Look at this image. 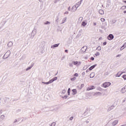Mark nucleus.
Listing matches in <instances>:
<instances>
[{"label":"nucleus","instance_id":"obj_1","mask_svg":"<svg viewBox=\"0 0 126 126\" xmlns=\"http://www.w3.org/2000/svg\"><path fill=\"white\" fill-rule=\"evenodd\" d=\"M36 34H37V29H36L35 28H34L31 33V38L33 39V38H34Z\"/></svg>","mask_w":126,"mask_h":126},{"label":"nucleus","instance_id":"obj_2","mask_svg":"<svg viewBox=\"0 0 126 126\" xmlns=\"http://www.w3.org/2000/svg\"><path fill=\"white\" fill-rule=\"evenodd\" d=\"M11 52L9 50L7 51L3 56V60H6L8 59L9 56H10Z\"/></svg>","mask_w":126,"mask_h":126},{"label":"nucleus","instance_id":"obj_3","mask_svg":"<svg viewBox=\"0 0 126 126\" xmlns=\"http://www.w3.org/2000/svg\"><path fill=\"white\" fill-rule=\"evenodd\" d=\"M111 85V83L109 82H106L103 84V86L104 88H107V87H109Z\"/></svg>","mask_w":126,"mask_h":126},{"label":"nucleus","instance_id":"obj_4","mask_svg":"<svg viewBox=\"0 0 126 126\" xmlns=\"http://www.w3.org/2000/svg\"><path fill=\"white\" fill-rule=\"evenodd\" d=\"M84 115L85 117H89V116H90V111H89L88 109H87L84 113Z\"/></svg>","mask_w":126,"mask_h":126},{"label":"nucleus","instance_id":"obj_5","mask_svg":"<svg viewBox=\"0 0 126 126\" xmlns=\"http://www.w3.org/2000/svg\"><path fill=\"white\" fill-rule=\"evenodd\" d=\"M107 39L109 41H111V40H113L114 39V35L112 34H110L108 36H107Z\"/></svg>","mask_w":126,"mask_h":126},{"label":"nucleus","instance_id":"obj_6","mask_svg":"<svg viewBox=\"0 0 126 126\" xmlns=\"http://www.w3.org/2000/svg\"><path fill=\"white\" fill-rule=\"evenodd\" d=\"M77 9V8H76V5H74L72 7L71 12H75V11H76Z\"/></svg>","mask_w":126,"mask_h":126},{"label":"nucleus","instance_id":"obj_7","mask_svg":"<svg viewBox=\"0 0 126 126\" xmlns=\"http://www.w3.org/2000/svg\"><path fill=\"white\" fill-rule=\"evenodd\" d=\"M121 93H126V85L124 86L121 90Z\"/></svg>","mask_w":126,"mask_h":126},{"label":"nucleus","instance_id":"obj_8","mask_svg":"<svg viewBox=\"0 0 126 126\" xmlns=\"http://www.w3.org/2000/svg\"><path fill=\"white\" fill-rule=\"evenodd\" d=\"M118 123H119V120H116L114 121H113L112 123V125L113 126H115L116 125H118Z\"/></svg>","mask_w":126,"mask_h":126},{"label":"nucleus","instance_id":"obj_9","mask_svg":"<svg viewBox=\"0 0 126 126\" xmlns=\"http://www.w3.org/2000/svg\"><path fill=\"white\" fill-rule=\"evenodd\" d=\"M94 96H95V97H98V96H101L102 93L100 92H96L94 94Z\"/></svg>","mask_w":126,"mask_h":126},{"label":"nucleus","instance_id":"obj_10","mask_svg":"<svg viewBox=\"0 0 126 126\" xmlns=\"http://www.w3.org/2000/svg\"><path fill=\"white\" fill-rule=\"evenodd\" d=\"M33 66H34V63H33L32 64L30 67H28L26 69V71H28V70H30V69H31L32 68V67H33Z\"/></svg>","mask_w":126,"mask_h":126},{"label":"nucleus","instance_id":"obj_11","mask_svg":"<svg viewBox=\"0 0 126 126\" xmlns=\"http://www.w3.org/2000/svg\"><path fill=\"white\" fill-rule=\"evenodd\" d=\"M59 45H60V43L56 44H54L53 45H52L51 48V49H55V48L58 47V46H59Z\"/></svg>","mask_w":126,"mask_h":126},{"label":"nucleus","instance_id":"obj_12","mask_svg":"<svg viewBox=\"0 0 126 126\" xmlns=\"http://www.w3.org/2000/svg\"><path fill=\"white\" fill-rule=\"evenodd\" d=\"M93 89H95V88H94V86H91V87H89L87 89V90L88 91H89L90 90H93Z\"/></svg>","mask_w":126,"mask_h":126},{"label":"nucleus","instance_id":"obj_13","mask_svg":"<svg viewBox=\"0 0 126 126\" xmlns=\"http://www.w3.org/2000/svg\"><path fill=\"white\" fill-rule=\"evenodd\" d=\"M86 50H87V47H86V46H84V47H83L81 48V51H82V52H83L84 53L85 52H86Z\"/></svg>","mask_w":126,"mask_h":126},{"label":"nucleus","instance_id":"obj_14","mask_svg":"<svg viewBox=\"0 0 126 126\" xmlns=\"http://www.w3.org/2000/svg\"><path fill=\"white\" fill-rule=\"evenodd\" d=\"M13 45V43L11 41H10L8 42L7 46L9 48H11Z\"/></svg>","mask_w":126,"mask_h":126},{"label":"nucleus","instance_id":"obj_15","mask_svg":"<svg viewBox=\"0 0 126 126\" xmlns=\"http://www.w3.org/2000/svg\"><path fill=\"white\" fill-rule=\"evenodd\" d=\"M67 19V17H65L62 20V24H63L65 22H66V20Z\"/></svg>","mask_w":126,"mask_h":126},{"label":"nucleus","instance_id":"obj_16","mask_svg":"<svg viewBox=\"0 0 126 126\" xmlns=\"http://www.w3.org/2000/svg\"><path fill=\"white\" fill-rule=\"evenodd\" d=\"M95 66H97V64H95L94 65L91 66L90 68H89V70H92V69H93V68H94Z\"/></svg>","mask_w":126,"mask_h":126},{"label":"nucleus","instance_id":"obj_17","mask_svg":"<svg viewBox=\"0 0 126 126\" xmlns=\"http://www.w3.org/2000/svg\"><path fill=\"white\" fill-rule=\"evenodd\" d=\"M81 4V2H77L75 5L76 6V8H78L80 5Z\"/></svg>","mask_w":126,"mask_h":126},{"label":"nucleus","instance_id":"obj_18","mask_svg":"<svg viewBox=\"0 0 126 126\" xmlns=\"http://www.w3.org/2000/svg\"><path fill=\"white\" fill-rule=\"evenodd\" d=\"M5 118V116L3 115H2L0 116V119L1 121H3L4 119Z\"/></svg>","mask_w":126,"mask_h":126},{"label":"nucleus","instance_id":"obj_19","mask_svg":"<svg viewBox=\"0 0 126 126\" xmlns=\"http://www.w3.org/2000/svg\"><path fill=\"white\" fill-rule=\"evenodd\" d=\"M98 12L100 14H101V15L104 14V10L102 9L99 10Z\"/></svg>","mask_w":126,"mask_h":126},{"label":"nucleus","instance_id":"obj_20","mask_svg":"<svg viewBox=\"0 0 126 126\" xmlns=\"http://www.w3.org/2000/svg\"><path fill=\"white\" fill-rule=\"evenodd\" d=\"M95 76V73H92L90 74V78H93Z\"/></svg>","mask_w":126,"mask_h":126},{"label":"nucleus","instance_id":"obj_21","mask_svg":"<svg viewBox=\"0 0 126 126\" xmlns=\"http://www.w3.org/2000/svg\"><path fill=\"white\" fill-rule=\"evenodd\" d=\"M86 25H87V23L85 22V21H83L82 23V26L84 27Z\"/></svg>","mask_w":126,"mask_h":126},{"label":"nucleus","instance_id":"obj_22","mask_svg":"<svg viewBox=\"0 0 126 126\" xmlns=\"http://www.w3.org/2000/svg\"><path fill=\"white\" fill-rule=\"evenodd\" d=\"M73 93V95H75V94H76V93H77V92L76 91V89H73L72 90Z\"/></svg>","mask_w":126,"mask_h":126},{"label":"nucleus","instance_id":"obj_23","mask_svg":"<svg viewBox=\"0 0 126 126\" xmlns=\"http://www.w3.org/2000/svg\"><path fill=\"white\" fill-rule=\"evenodd\" d=\"M83 20V17H80L79 19H78V22H81Z\"/></svg>","mask_w":126,"mask_h":126},{"label":"nucleus","instance_id":"obj_24","mask_svg":"<svg viewBox=\"0 0 126 126\" xmlns=\"http://www.w3.org/2000/svg\"><path fill=\"white\" fill-rule=\"evenodd\" d=\"M45 25H49L51 24V23L49 21H46V22L44 23Z\"/></svg>","mask_w":126,"mask_h":126},{"label":"nucleus","instance_id":"obj_25","mask_svg":"<svg viewBox=\"0 0 126 126\" xmlns=\"http://www.w3.org/2000/svg\"><path fill=\"white\" fill-rule=\"evenodd\" d=\"M78 63V62L76 61V62H73V64L74 65H77V64Z\"/></svg>","mask_w":126,"mask_h":126},{"label":"nucleus","instance_id":"obj_26","mask_svg":"<svg viewBox=\"0 0 126 126\" xmlns=\"http://www.w3.org/2000/svg\"><path fill=\"white\" fill-rule=\"evenodd\" d=\"M100 20L101 22H105V21H106V20L104 18H101Z\"/></svg>","mask_w":126,"mask_h":126},{"label":"nucleus","instance_id":"obj_27","mask_svg":"<svg viewBox=\"0 0 126 126\" xmlns=\"http://www.w3.org/2000/svg\"><path fill=\"white\" fill-rule=\"evenodd\" d=\"M53 82L54 80H53V79H52L51 80H49V81H48V83L49 84H51V83H53Z\"/></svg>","mask_w":126,"mask_h":126},{"label":"nucleus","instance_id":"obj_28","mask_svg":"<svg viewBox=\"0 0 126 126\" xmlns=\"http://www.w3.org/2000/svg\"><path fill=\"white\" fill-rule=\"evenodd\" d=\"M96 50H98V51H101V46H99L98 47H97L96 48Z\"/></svg>","mask_w":126,"mask_h":126},{"label":"nucleus","instance_id":"obj_29","mask_svg":"<svg viewBox=\"0 0 126 126\" xmlns=\"http://www.w3.org/2000/svg\"><path fill=\"white\" fill-rule=\"evenodd\" d=\"M68 95H70V88H68L67 91Z\"/></svg>","mask_w":126,"mask_h":126},{"label":"nucleus","instance_id":"obj_30","mask_svg":"<svg viewBox=\"0 0 126 126\" xmlns=\"http://www.w3.org/2000/svg\"><path fill=\"white\" fill-rule=\"evenodd\" d=\"M57 80H58V77H54L52 79V80H53V81H55Z\"/></svg>","mask_w":126,"mask_h":126},{"label":"nucleus","instance_id":"obj_31","mask_svg":"<svg viewBox=\"0 0 126 126\" xmlns=\"http://www.w3.org/2000/svg\"><path fill=\"white\" fill-rule=\"evenodd\" d=\"M114 108H115V106H114V105H112V106H110V107H109V109H110V110H113V109H114Z\"/></svg>","mask_w":126,"mask_h":126},{"label":"nucleus","instance_id":"obj_32","mask_svg":"<svg viewBox=\"0 0 126 126\" xmlns=\"http://www.w3.org/2000/svg\"><path fill=\"white\" fill-rule=\"evenodd\" d=\"M96 57H98V56H100V53L99 52H96L95 54Z\"/></svg>","mask_w":126,"mask_h":126},{"label":"nucleus","instance_id":"obj_33","mask_svg":"<svg viewBox=\"0 0 126 126\" xmlns=\"http://www.w3.org/2000/svg\"><path fill=\"white\" fill-rule=\"evenodd\" d=\"M69 66H71V67L73 66V62L72 63H69Z\"/></svg>","mask_w":126,"mask_h":126},{"label":"nucleus","instance_id":"obj_34","mask_svg":"<svg viewBox=\"0 0 126 126\" xmlns=\"http://www.w3.org/2000/svg\"><path fill=\"white\" fill-rule=\"evenodd\" d=\"M65 94V90H63L61 94Z\"/></svg>","mask_w":126,"mask_h":126},{"label":"nucleus","instance_id":"obj_35","mask_svg":"<svg viewBox=\"0 0 126 126\" xmlns=\"http://www.w3.org/2000/svg\"><path fill=\"white\" fill-rule=\"evenodd\" d=\"M42 83H43V84H46L47 85H48V84H49V82H42Z\"/></svg>","mask_w":126,"mask_h":126},{"label":"nucleus","instance_id":"obj_36","mask_svg":"<svg viewBox=\"0 0 126 126\" xmlns=\"http://www.w3.org/2000/svg\"><path fill=\"white\" fill-rule=\"evenodd\" d=\"M56 126V123L55 122H53L51 124L50 126Z\"/></svg>","mask_w":126,"mask_h":126},{"label":"nucleus","instance_id":"obj_37","mask_svg":"<svg viewBox=\"0 0 126 126\" xmlns=\"http://www.w3.org/2000/svg\"><path fill=\"white\" fill-rule=\"evenodd\" d=\"M75 79H76V77H74V78H71V81H74V80H75Z\"/></svg>","mask_w":126,"mask_h":126},{"label":"nucleus","instance_id":"obj_38","mask_svg":"<svg viewBox=\"0 0 126 126\" xmlns=\"http://www.w3.org/2000/svg\"><path fill=\"white\" fill-rule=\"evenodd\" d=\"M87 67H88L87 66V65L84 66V67H83L84 70H85V69H86L87 68Z\"/></svg>","mask_w":126,"mask_h":126},{"label":"nucleus","instance_id":"obj_39","mask_svg":"<svg viewBox=\"0 0 126 126\" xmlns=\"http://www.w3.org/2000/svg\"><path fill=\"white\" fill-rule=\"evenodd\" d=\"M123 78H124V79H125V80H126V75H124L123 76Z\"/></svg>","mask_w":126,"mask_h":126},{"label":"nucleus","instance_id":"obj_40","mask_svg":"<svg viewBox=\"0 0 126 126\" xmlns=\"http://www.w3.org/2000/svg\"><path fill=\"white\" fill-rule=\"evenodd\" d=\"M109 74H110L109 73V72H106L104 73V75L106 76V75H109Z\"/></svg>","mask_w":126,"mask_h":126},{"label":"nucleus","instance_id":"obj_41","mask_svg":"<svg viewBox=\"0 0 126 126\" xmlns=\"http://www.w3.org/2000/svg\"><path fill=\"white\" fill-rule=\"evenodd\" d=\"M126 48V42L122 46V48Z\"/></svg>","mask_w":126,"mask_h":126},{"label":"nucleus","instance_id":"obj_42","mask_svg":"<svg viewBox=\"0 0 126 126\" xmlns=\"http://www.w3.org/2000/svg\"><path fill=\"white\" fill-rule=\"evenodd\" d=\"M122 74H123V73H122L121 74H120V75H118V74L116 75V77H120V76H121V75H122Z\"/></svg>","mask_w":126,"mask_h":126},{"label":"nucleus","instance_id":"obj_43","mask_svg":"<svg viewBox=\"0 0 126 126\" xmlns=\"http://www.w3.org/2000/svg\"><path fill=\"white\" fill-rule=\"evenodd\" d=\"M81 64V62H78L77 65H80Z\"/></svg>","mask_w":126,"mask_h":126},{"label":"nucleus","instance_id":"obj_44","mask_svg":"<svg viewBox=\"0 0 126 126\" xmlns=\"http://www.w3.org/2000/svg\"><path fill=\"white\" fill-rule=\"evenodd\" d=\"M121 56H122L121 54H119L118 55H117V56H116V58H119V57H121Z\"/></svg>","mask_w":126,"mask_h":126},{"label":"nucleus","instance_id":"obj_45","mask_svg":"<svg viewBox=\"0 0 126 126\" xmlns=\"http://www.w3.org/2000/svg\"><path fill=\"white\" fill-rule=\"evenodd\" d=\"M83 87H84V84H83L81 85V88H83Z\"/></svg>","mask_w":126,"mask_h":126},{"label":"nucleus","instance_id":"obj_46","mask_svg":"<svg viewBox=\"0 0 126 126\" xmlns=\"http://www.w3.org/2000/svg\"><path fill=\"white\" fill-rule=\"evenodd\" d=\"M74 76H76V77H77V76H78V74H77V73H75V74H74Z\"/></svg>","mask_w":126,"mask_h":126},{"label":"nucleus","instance_id":"obj_47","mask_svg":"<svg viewBox=\"0 0 126 126\" xmlns=\"http://www.w3.org/2000/svg\"><path fill=\"white\" fill-rule=\"evenodd\" d=\"M85 123H86V124H89V121H88V120H87L85 121Z\"/></svg>","mask_w":126,"mask_h":126},{"label":"nucleus","instance_id":"obj_48","mask_svg":"<svg viewBox=\"0 0 126 126\" xmlns=\"http://www.w3.org/2000/svg\"><path fill=\"white\" fill-rule=\"evenodd\" d=\"M124 49H125V47H124L123 48V47H122L120 48V51H123V50H124Z\"/></svg>","mask_w":126,"mask_h":126},{"label":"nucleus","instance_id":"obj_49","mask_svg":"<svg viewBox=\"0 0 126 126\" xmlns=\"http://www.w3.org/2000/svg\"><path fill=\"white\" fill-rule=\"evenodd\" d=\"M69 120H70V121H72V120H73V117H70Z\"/></svg>","mask_w":126,"mask_h":126},{"label":"nucleus","instance_id":"obj_50","mask_svg":"<svg viewBox=\"0 0 126 126\" xmlns=\"http://www.w3.org/2000/svg\"><path fill=\"white\" fill-rule=\"evenodd\" d=\"M64 14H68V11H66L64 13Z\"/></svg>","mask_w":126,"mask_h":126},{"label":"nucleus","instance_id":"obj_51","mask_svg":"<svg viewBox=\"0 0 126 126\" xmlns=\"http://www.w3.org/2000/svg\"><path fill=\"white\" fill-rule=\"evenodd\" d=\"M64 99H66L67 98V95H65L63 97Z\"/></svg>","mask_w":126,"mask_h":126},{"label":"nucleus","instance_id":"obj_52","mask_svg":"<svg viewBox=\"0 0 126 126\" xmlns=\"http://www.w3.org/2000/svg\"><path fill=\"white\" fill-rule=\"evenodd\" d=\"M105 45H107V42H103V45L105 46Z\"/></svg>","mask_w":126,"mask_h":126},{"label":"nucleus","instance_id":"obj_53","mask_svg":"<svg viewBox=\"0 0 126 126\" xmlns=\"http://www.w3.org/2000/svg\"><path fill=\"white\" fill-rule=\"evenodd\" d=\"M91 61H94V57L91 58Z\"/></svg>","mask_w":126,"mask_h":126},{"label":"nucleus","instance_id":"obj_54","mask_svg":"<svg viewBox=\"0 0 126 126\" xmlns=\"http://www.w3.org/2000/svg\"><path fill=\"white\" fill-rule=\"evenodd\" d=\"M71 10V9H70V7H68V10H69V11H70Z\"/></svg>","mask_w":126,"mask_h":126},{"label":"nucleus","instance_id":"obj_55","mask_svg":"<svg viewBox=\"0 0 126 126\" xmlns=\"http://www.w3.org/2000/svg\"><path fill=\"white\" fill-rule=\"evenodd\" d=\"M102 37H100L99 38L98 40H102Z\"/></svg>","mask_w":126,"mask_h":126},{"label":"nucleus","instance_id":"obj_56","mask_svg":"<svg viewBox=\"0 0 126 126\" xmlns=\"http://www.w3.org/2000/svg\"><path fill=\"white\" fill-rule=\"evenodd\" d=\"M2 110H0V114H2Z\"/></svg>","mask_w":126,"mask_h":126},{"label":"nucleus","instance_id":"obj_57","mask_svg":"<svg viewBox=\"0 0 126 126\" xmlns=\"http://www.w3.org/2000/svg\"><path fill=\"white\" fill-rule=\"evenodd\" d=\"M126 98L124 99V100H123V103H125V102H126Z\"/></svg>","mask_w":126,"mask_h":126},{"label":"nucleus","instance_id":"obj_58","mask_svg":"<svg viewBox=\"0 0 126 126\" xmlns=\"http://www.w3.org/2000/svg\"><path fill=\"white\" fill-rule=\"evenodd\" d=\"M68 52V50H65V53H67Z\"/></svg>","mask_w":126,"mask_h":126},{"label":"nucleus","instance_id":"obj_59","mask_svg":"<svg viewBox=\"0 0 126 126\" xmlns=\"http://www.w3.org/2000/svg\"><path fill=\"white\" fill-rule=\"evenodd\" d=\"M96 23H94V26H96Z\"/></svg>","mask_w":126,"mask_h":126},{"label":"nucleus","instance_id":"obj_60","mask_svg":"<svg viewBox=\"0 0 126 126\" xmlns=\"http://www.w3.org/2000/svg\"><path fill=\"white\" fill-rule=\"evenodd\" d=\"M83 1V0H80V1L79 2H81V3Z\"/></svg>","mask_w":126,"mask_h":126},{"label":"nucleus","instance_id":"obj_61","mask_svg":"<svg viewBox=\"0 0 126 126\" xmlns=\"http://www.w3.org/2000/svg\"><path fill=\"white\" fill-rule=\"evenodd\" d=\"M63 59H64V57H62L61 59V60L63 61Z\"/></svg>","mask_w":126,"mask_h":126},{"label":"nucleus","instance_id":"obj_62","mask_svg":"<svg viewBox=\"0 0 126 126\" xmlns=\"http://www.w3.org/2000/svg\"><path fill=\"white\" fill-rule=\"evenodd\" d=\"M16 122H17V120H15V121L14 122V123H16Z\"/></svg>","mask_w":126,"mask_h":126},{"label":"nucleus","instance_id":"obj_63","mask_svg":"<svg viewBox=\"0 0 126 126\" xmlns=\"http://www.w3.org/2000/svg\"><path fill=\"white\" fill-rule=\"evenodd\" d=\"M58 20H59V19H57L56 20V22H59V21H58Z\"/></svg>","mask_w":126,"mask_h":126},{"label":"nucleus","instance_id":"obj_64","mask_svg":"<svg viewBox=\"0 0 126 126\" xmlns=\"http://www.w3.org/2000/svg\"><path fill=\"white\" fill-rule=\"evenodd\" d=\"M124 13H126V11H124Z\"/></svg>","mask_w":126,"mask_h":126}]
</instances>
